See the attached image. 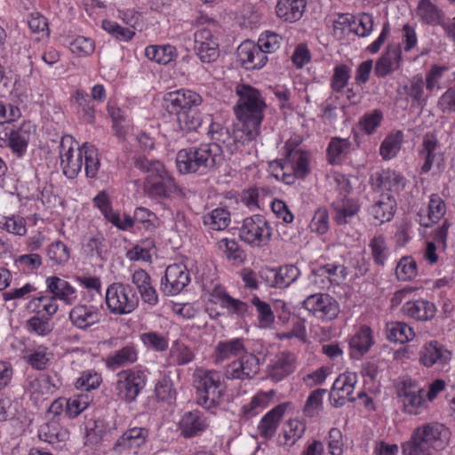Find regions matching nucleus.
I'll use <instances>...</instances> for the list:
<instances>
[{"instance_id": "obj_23", "label": "nucleus", "mask_w": 455, "mask_h": 455, "mask_svg": "<svg viewBox=\"0 0 455 455\" xmlns=\"http://www.w3.org/2000/svg\"><path fill=\"white\" fill-rule=\"evenodd\" d=\"M402 311L408 317L425 322L435 317L436 307L425 299L410 300L403 305Z\"/></svg>"}, {"instance_id": "obj_41", "label": "nucleus", "mask_w": 455, "mask_h": 455, "mask_svg": "<svg viewBox=\"0 0 455 455\" xmlns=\"http://www.w3.org/2000/svg\"><path fill=\"white\" fill-rule=\"evenodd\" d=\"M350 146L347 139L332 138L327 148L329 162L332 164H339L348 154Z\"/></svg>"}, {"instance_id": "obj_5", "label": "nucleus", "mask_w": 455, "mask_h": 455, "mask_svg": "<svg viewBox=\"0 0 455 455\" xmlns=\"http://www.w3.org/2000/svg\"><path fill=\"white\" fill-rule=\"evenodd\" d=\"M220 383V373L216 371H207L200 376L196 381L197 404L208 411L216 408L222 396Z\"/></svg>"}, {"instance_id": "obj_38", "label": "nucleus", "mask_w": 455, "mask_h": 455, "mask_svg": "<svg viewBox=\"0 0 455 455\" xmlns=\"http://www.w3.org/2000/svg\"><path fill=\"white\" fill-rule=\"evenodd\" d=\"M387 338L389 341L404 343L414 337L412 328L402 322H394L387 323Z\"/></svg>"}, {"instance_id": "obj_61", "label": "nucleus", "mask_w": 455, "mask_h": 455, "mask_svg": "<svg viewBox=\"0 0 455 455\" xmlns=\"http://www.w3.org/2000/svg\"><path fill=\"white\" fill-rule=\"evenodd\" d=\"M102 28L120 41L127 42L135 35L134 31L128 28H124L112 20H103Z\"/></svg>"}, {"instance_id": "obj_13", "label": "nucleus", "mask_w": 455, "mask_h": 455, "mask_svg": "<svg viewBox=\"0 0 455 455\" xmlns=\"http://www.w3.org/2000/svg\"><path fill=\"white\" fill-rule=\"evenodd\" d=\"M190 282L189 274L182 265H170L161 280V289L167 296L180 293Z\"/></svg>"}, {"instance_id": "obj_27", "label": "nucleus", "mask_w": 455, "mask_h": 455, "mask_svg": "<svg viewBox=\"0 0 455 455\" xmlns=\"http://www.w3.org/2000/svg\"><path fill=\"white\" fill-rule=\"evenodd\" d=\"M306 6L307 0H278L275 12L284 21L294 22L302 17Z\"/></svg>"}, {"instance_id": "obj_40", "label": "nucleus", "mask_w": 455, "mask_h": 455, "mask_svg": "<svg viewBox=\"0 0 455 455\" xmlns=\"http://www.w3.org/2000/svg\"><path fill=\"white\" fill-rule=\"evenodd\" d=\"M134 166L146 173L145 182L148 181L149 179L153 180V178L163 176L167 172L161 162L141 156L134 158Z\"/></svg>"}, {"instance_id": "obj_9", "label": "nucleus", "mask_w": 455, "mask_h": 455, "mask_svg": "<svg viewBox=\"0 0 455 455\" xmlns=\"http://www.w3.org/2000/svg\"><path fill=\"white\" fill-rule=\"evenodd\" d=\"M116 395L127 403L135 401L146 385V375L140 371H122L117 374Z\"/></svg>"}, {"instance_id": "obj_39", "label": "nucleus", "mask_w": 455, "mask_h": 455, "mask_svg": "<svg viewBox=\"0 0 455 455\" xmlns=\"http://www.w3.org/2000/svg\"><path fill=\"white\" fill-rule=\"evenodd\" d=\"M81 149L83 158H84L85 174L88 178H95L100 166L98 150L89 143H84Z\"/></svg>"}, {"instance_id": "obj_53", "label": "nucleus", "mask_w": 455, "mask_h": 455, "mask_svg": "<svg viewBox=\"0 0 455 455\" xmlns=\"http://www.w3.org/2000/svg\"><path fill=\"white\" fill-rule=\"evenodd\" d=\"M359 205L352 199H345L341 205H336L335 221L339 225L347 223V218H351L357 213Z\"/></svg>"}, {"instance_id": "obj_59", "label": "nucleus", "mask_w": 455, "mask_h": 455, "mask_svg": "<svg viewBox=\"0 0 455 455\" xmlns=\"http://www.w3.org/2000/svg\"><path fill=\"white\" fill-rule=\"evenodd\" d=\"M172 386L170 378L164 377L161 379L155 388L156 397L163 402L172 403L176 398V391Z\"/></svg>"}, {"instance_id": "obj_32", "label": "nucleus", "mask_w": 455, "mask_h": 455, "mask_svg": "<svg viewBox=\"0 0 455 455\" xmlns=\"http://www.w3.org/2000/svg\"><path fill=\"white\" fill-rule=\"evenodd\" d=\"M372 184L379 189L399 192L405 187V179L396 172L383 171L376 173Z\"/></svg>"}, {"instance_id": "obj_2", "label": "nucleus", "mask_w": 455, "mask_h": 455, "mask_svg": "<svg viewBox=\"0 0 455 455\" xmlns=\"http://www.w3.org/2000/svg\"><path fill=\"white\" fill-rule=\"evenodd\" d=\"M239 100L235 107V115L239 122L250 129L251 136L259 135V127L263 120V111L266 104L260 92L249 85L241 84L235 88Z\"/></svg>"}, {"instance_id": "obj_60", "label": "nucleus", "mask_w": 455, "mask_h": 455, "mask_svg": "<svg viewBox=\"0 0 455 455\" xmlns=\"http://www.w3.org/2000/svg\"><path fill=\"white\" fill-rule=\"evenodd\" d=\"M433 451L428 446L422 443L412 433L410 440L403 444V455H433Z\"/></svg>"}, {"instance_id": "obj_31", "label": "nucleus", "mask_w": 455, "mask_h": 455, "mask_svg": "<svg viewBox=\"0 0 455 455\" xmlns=\"http://www.w3.org/2000/svg\"><path fill=\"white\" fill-rule=\"evenodd\" d=\"M244 352L245 348L241 339L220 341L214 349V363H220L232 356H238Z\"/></svg>"}, {"instance_id": "obj_1", "label": "nucleus", "mask_w": 455, "mask_h": 455, "mask_svg": "<svg viewBox=\"0 0 455 455\" xmlns=\"http://www.w3.org/2000/svg\"><path fill=\"white\" fill-rule=\"evenodd\" d=\"M225 161L224 154L216 145L202 143L180 149L176 164L181 174L208 175L214 172Z\"/></svg>"}, {"instance_id": "obj_26", "label": "nucleus", "mask_w": 455, "mask_h": 455, "mask_svg": "<svg viewBox=\"0 0 455 455\" xmlns=\"http://www.w3.org/2000/svg\"><path fill=\"white\" fill-rule=\"evenodd\" d=\"M284 412L285 406L283 404H279L269 411L258 426L259 435L265 439H271L275 435Z\"/></svg>"}, {"instance_id": "obj_28", "label": "nucleus", "mask_w": 455, "mask_h": 455, "mask_svg": "<svg viewBox=\"0 0 455 455\" xmlns=\"http://www.w3.org/2000/svg\"><path fill=\"white\" fill-rule=\"evenodd\" d=\"M26 390L31 396L38 398L39 396L52 394L56 388L52 379L48 375H28L26 379Z\"/></svg>"}, {"instance_id": "obj_3", "label": "nucleus", "mask_w": 455, "mask_h": 455, "mask_svg": "<svg viewBox=\"0 0 455 455\" xmlns=\"http://www.w3.org/2000/svg\"><path fill=\"white\" fill-rule=\"evenodd\" d=\"M249 131L250 129H245L240 122L232 130L220 124L212 123L207 132L213 141L208 144L216 145L222 152L225 148L230 155H234L239 151L241 146L258 137L251 136Z\"/></svg>"}, {"instance_id": "obj_57", "label": "nucleus", "mask_w": 455, "mask_h": 455, "mask_svg": "<svg viewBox=\"0 0 455 455\" xmlns=\"http://www.w3.org/2000/svg\"><path fill=\"white\" fill-rule=\"evenodd\" d=\"M27 328L29 332H34L39 336L48 335L52 331L50 324V319L44 317V315H36L27 321Z\"/></svg>"}, {"instance_id": "obj_22", "label": "nucleus", "mask_w": 455, "mask_h": 455, "mask_svg": "<svg viewBox=\"0 0 455 455\" xmlns=\"http://www.w3.org/2000/svg\"><path fill=\"white\" fill-rule=\"evenodd\" d=\"M178 187L173 178L166 172L163 176L149 179L145 182V190L151 197L168 198L175 193Z\"/></svg>"}, {"instance_id": "obj_21", "label": "nucleus", "mask_w": 455, "mask_h": 455, "mask_svg": "<svg viewBox=\"0 0 455 455\" xmlns=\"http://www.w3.org/2000/svg\"><path fill=\"white\" fill-rule=\"evenodd\" d=\"M402 59L400 45H388L387 51L377 60L374 74L378 77H385L399 68Z\"/></svg>"}, {"instance_id": "obj_51", "label": "nucleus", "mask_w": 455, "mask_h": 455, "mask_svg": "<svg viewBox=\"0 0 455 455\" xmlns=\"http://www.w3.org/2000/svg\"><path fill=\"white\" fill-rule=\"evenodd\" d=\"M384 119L383 113L379 109H374L365 113L359 120V126L366 134L371 135L381 124Z\"/></svg>"}, {"instance_id": "obj_7", "label": "nucleus", "mask_w": 455, "mask_h": 455, "mask_svg": "<svg viewBox=\"0 0 455 455\" xmlns=\"http://www.w3.org/2000/svg\"><path fill=\"white\" fill-rule=\"evenodd\" d=\"M32 134L33 126L30 123H23L17 128L12 124H0V146L9 147L20 156L26 152Z\"/></svg>"}, {"instance_id": "obj_43", "label": "nucleus", "mask_w": 455, "mask_h": 455, "mask_svg": "<svg viewBox=\"0 0 455 455\" xmlns=\"http://www.w3.org/2000/svg\"><path fill=\"white\" fill-rule=\"evenodd\" d=\"M229 222V212L223 208L214 209L203 217V223L212 230H223Z\"/></svg>"}, {"instance_id": "obj_30", "label": "nucleus", "mask_w": 455, "mask_h": 455, "mask_svg": "<svg viewBox=\"0 0 455 455\" xmlns=\"http://www.w3.org/2000/svg\"><path fill=\"white\" fill-rule=\"evenodd\" d=\"M396 207L395 198L389 194H383L371 206V213L380 223L389 221L394 217Z\"/></svg>"}, {"instance_id": "obj_6", "label": "nucleus", "mask_w": 455, "mask_h": 455, "mask_svg": "<svg viewBox=\"0 0 455 455\" xmlns=\"http://www.w3.org/2000/svg\"><path fill=\"white\" fill-rule=\"evenodd\" d=\"M347 268L342 264L328 263L323 265L311 271L307 277L305 291H313V286L316 289H325L331 284L339 285L347 279Z\"/></svg>"}, {"instance_id": "obj_14", "label": "nucleus", "mask_w": 455, "mask_h": 455, "mask_svg": "<svg viewBox=\"0 0 455 455\" xmlns=\"http://www.w3.org/2000/svg\"><path fill=\"white\" fill-rule=\"evenodd\" d=\"M72 140L71 136H66L60 141V165L63 174L68 179H74L81 172L83 167V154L81 147L75 150L72 147L68 146L66 148V144Z\"/></svg>"}, {"instance_id": "obj_55", "label": "nucleus", "mask_w": 455, "mask_h": 455, "mask_svg": "<svg viewBox=\"0 0 455 455\" xmlns=\"http://www.w3.org/2000/svg\"><path fill=\"white\" fill-rule=\"evenodd\" d=\"M300 275L299 269L295 265H284L277 268L278 288L289 287Z\"/></svg>"}, {"instance_id": "obj_11", "label": "nucleus", "mask_w": 455, "mask_h": 455, "mask_svg": "<svg viewBox=\"0 0 455 455\" xmlns=\"http://www.w3.org/2000/svg\"><path fill=\"white\" fill-rule=\"evenodd\" d=\"M164 108L170 113L179 116L181 112H187L201 105L202 97L194 91L176 90L164 96Z\"/></svg>"}, {"instance_id": "obj_17", "label": "nucleus", "mask_w": 455, "mask_h": 455, "mask_svg": "<svg viewBox=\"0 0 455 455\" xmlns=\"http://www.w3.org/2000/svg\"><path fill=\"white\" fill-rule=\"evenodd\" d=\"M237 55L242 66L246 69L261 68L268 60L260 46L251 41L242 43L237 48Z\"/></svg>"}, {"instance_id": "obj_25", "label": "nucleus", "mask_w": 455, "mask_h": 455, "mask_svg": "<svg viewBox=\"0 0 455 455\" xmlns=\"http://www.w3.org/2000/svg\"><path fill=\"white\" fill-rule=\"evenodd\" d=\"M295 355L290 352L281 353L268 367V375L275 381H281L295 370Z\"/></svg>"}, {"instance_id": "obj_44", "label": "nucleus", "mask_w": 455, "mask_h": 455, "mask_svg": "<svg viewBox=\"0 0 455 455\" xmlns=\"http://www.w3.org/2000/svg\"><path fill=\"white\" fill-rule=\"evenodd\" d=\"M179 128L184 132H196L202 126L201 114L194 108L187 112H181L177 117Z\"/></svg>"}, {"instance_id": "obj_46", "label": "nucleus", "mask_w": 455, "mask_h": 455, "mask_svg": "<svg viewBox=\"0 0 455 455\" xmlns=\"http://www.w3.org/2000/svg\"><path fill=\"white\" fill-rule=\"evenodd\" d=\"M47 257L52 265L61 266L68 261L70 251L63 242L58 240L49 245Z\"/></svg>"}, {"instance_id": "obj_20", "label": "nucleus", "mask_w": 455, "mask_h": 455, "mask_svg": "<svg viewBox=\"0 0 455 455\" xmlns=\"http://www.w3.org/2000/svg\"><path fill=\"white\" fill-rule=\"evenodd\" d=\"M47 291L55 299H60L67 305H72L76 299V290L66 280L58 276L46 278Z\"/></svg>"}, {"instance_id": "obj_8", "label": "nucleus", "mask_w": 455, "mask_h": 455, "mask_svg": "<svg viewBox=\"0 0 455 455\" xmlns=\"http://www.w3.org/2000/svg\"><path fill=\"white\" fill-rule=\"evenodd\" d=\"M315 290L308 292L309 295L302 302L303 307L317 318L329 321L335 319L339 313L338 301L327 293L315 292Z\"/></svg>"}, {"instance_id": "obj_29", "label": "nucleus", "mask_w": 455, "mask_h": 455, "mask_svg": "<svg viewBox=\"0 0 455 455\" xmlns=\"http://www.w3.org/2000/svg\"><path fill=\"white\" fill-rule=\"evenodd\" d=\"M148 431L143 427H132L125 431L115 443V449L123 448L132 451L145 443Z\"/></svg>"}, {"instance_id": "obj_64", "label": "nucleus", "mask_w": 455, "mask_h": 455, "mask_svg": "<svg viewBox=\"0 0 455 455\" xmlns=\"http://www.w3.org/2000/svg\"><path fill=\"white\" fill-rule=\"evenodd\" d=\"M282 41L283 38L278 34L267 31L260 35L257 44L267 54L276 52L280 48Z\"/></svg>"}, {"instance_id": "obj_4", "label": "nucleus", "mask_w": 455, "mask_h": 455, "mask_svg": "<svg viewBox=\"0 0 455 455\" xmlns=\"http://www.w3.org/2000/svg\"><path fill=\"white\" fill-rule=\"evenodd\" d=\"M106 304L112 314L128 315L139 305V297L133 288L122 283L110 284L106 291Z\"/></svg>"}, {"instance_id": "obj_35", "label": "nucleus", "mask_w": 455, "mask_h": 455, "mask_svg": "<svg viewBox=\"0 0 455 455\" xmlns=\"http://www.w3.org/2000/svg\"><path fill=\"white\" fill-rule=\"evenodd\" d=\"M418 15L421 20L431 26L441 25L443 20V12L430 0H420L418 5Z\"/></svg>"}, {"instance_id": "obj_54", "label": "nucleus", "mask_w": 455, "mask_h": 455, "mask_svg": "<svg viewBox=\"0 0 455 455\" xmlns=\"http://www.w3.org/2000/svg\"><path fill=\"white\" fill-rule=\"evenodd\" d=\"M30 305L36 307H42V310H38L36 315H44V317L51 319L53 315L58 311V305L56 299L52 296H41L38 298H33L30 300Z\"/></svg>"}, {"instance_id": "obj_56", "label": "nucleus", "mask_w": 455, "mask_h": 455, "mask_svg": "<svg viewBox=\"0 0 455 455\" xmlns=\"http://www.w3.org/2000/svg\"><path fill=\"white\" fill-rule=\"evenodd\" d=\"M38 435L42 441L55 443L62 442L65 434L60 431L59 425L56 422H48L41 426Z\"/></svg>"}, {"instance_id": "obj_16", "label": "nucleus", "mask_w": 455, "mask_h": 455, "mask_svg": "<svg viewBox=\"0 0 455 455\" xmlns=\"http://www.w3.org/2000/svg\"><path fill=\"white\" fill-rule=\"evenodd\" d=\"M194 37L195 51L203 62L211 63L219 58V44L213 39L209 29L204 28L196 31Z\"/></svg>"}, {"instance_id": "obj_34", "label": "nucleus", "mask_w": 455, "mask_h": 455, "mask_svg": "<svg viewBox=\"0 0 455 455\" xmlns=\"http://www.w3.org/2000/svg\"><path fill=\"white\" fill-rule=\"evenodd\" d=\"M136 348L132 345H128L110 355L107 359V366L114 371L120 367L132 364L136 362Z\"/></svg>"}, {"instance_id": "obj_10", "label": "nucleus", "mask_w": 455, "mask_h": 455, "mask_svg": "<svg viewBox=\"0 0 455 455\" xmlns=\"http://www.w3.org/2000/svg\"><path fill=\"white\" fill-rule=\"evenodd\" d=\"M271 235V228L261 215H254L243 220L240 237L249 244L262 246L268 243Z\"/></svg>"}, {"instance_id": "obj_62", "label": "nucleus", "mask_w": 455, "mask_h": 455, "mask_svg": "<svg viewBox=\"0 0 455 455\" xmlns=\"http://www.w3.org/2000/svg\"><path fill=\"white\" fill-rule=\"evenodd\" d=\"M309 228L317 235H323L329 230V214L325 208H319L315 211Z\"/></svg>"}, {"instance_id": "obj_19", "label": "nucleus", "mask_w": 455, "mask_h": 455, "mask_svg": "<svg viewBox=\"0 0 455 455\" xmlns=\"http://www.w3.org/2000/svg\"><path fill=\"white\" fill-rule=\"evenodd\" d=\"M102 314L93 306L79 305L73 307L69 318L74 325L80 329H87L101 320Z\"/></svg>"}, {"instance_id": "obj_47", "label": "nucleus", "mask_w": 455, "mask_h": 455, "mask_svg": "<svg viewBox=\"0 0 455 455\" xmlns=\"http://www.w3.org/2000/svg\"><path fill=\"white\" fill-rule=\"evenodd\" d=\"M403 132H397L395 134L388 135L381 143L379 153L384 159L395 157L401 148L403 141Z\"/></svg>"}, {"instance_id": "obj_15", "label": "nucleus", "mask_w": 455, "mask_h": 455, "mask_svg": "<svg viewBox=\"0 0 455 455\" xmlns=\"http://www.w3.org/2000/svg\"><path fill=\"white\" fill-rule=\"evenodd\" d=\"M424 389L417 387L412 381H404L403 387L398 390L404 410L410 414H419L427 409V402L424 399Z\"/></svg>"}, {"instance_id": "obj_37", "label": "nucleus", "mask_w": 455, "mask_h": 455, "mask_svg": "<svg viewBox=\"0 0 455 455\" xmlns=\"http://www.w3.org/2000/svg\"><path fill=\"white\" fill-rule=\"evenodd\" d=\"M146 57L158 64L166 65L176 56L175 47L166 45H149L145 49Z\"/></svg>"}, {"instance_id": "obj_24", "label": "nucleus", "mask_w": 455, "mask_h": 455, "mask_svg": "<svg viewBox=\"0 0 455 455\" xmlns=\"http://www.w3.org/2000/svg\"><path fill=\"white\" fill-rule=\"evenodd\" d=\"M208 424L199 411H188L180 421V428L184 437L190 438L201 434Z\"/></svg>"}, {"instance_id": "obj_33", "label": "nucleus", "mask_w": 455, "mask_h": 455, "mask_svg": "<svg viewBox=\"0 0 455 455\" xmlns=\"http://www.w3.org/2000/svg\"><path fill=\"white\" fill-rule=\"evenodd\" d=\"M212 297L215 299V303H220L221 307L226 308L232 314H235L237 316H243L248 309V305L245 302L234 299L223 289H215Z\"/></svg>"}, {"instance_id": "obj_63", "label": "nucleus", "mask_w": 455, "mask_h": 455, "mask_svg": "<svg viewBox=\"0 0 455 455\" xmlns=\"http://www.w3.org/2000/svg\"><path fill=\"white\" fill-rule=\"evenodd\" d=\"M325 392V389L318 388L309 395L303 409L306 416L313 418L317 415L318 411L322 407L323 395Z\"/></svg>"}, {"instance_id": "obj_12", "label": "nucleus", "mask_w": 455, "mask_h": 455, "mask_svg": "<svg viewBox=\"0 0 455 455\" xmlns=\"http://www.w3.org/2000/svg\"><path fill=\"white\" fill-rule=\"evenodd\" d=\"M413 434L432 451L443 450L451 435L449 429L437 422L424 424L417 427Z\"/></svg>"}, {"instance_id": "obj_49", "label": "nucleus", "mask_w": 455, "mask_h": 455, "mask_svg": "<svg viewBox=\"0 0 455 455\" xmlns=\"http://www.w3.org/2000/svg\"><path fill=\"white\" fill-rule=\"evenodd\" d=\"M424 85L425 82L423 76L421 75H416L410 79L408 84L403 86V90L418 105H422L425 103Z\"/></svg>"}, {"instance_id": "obj_58", "label": "nucleus", "mask_w": 455, "mask_h": 455, "mask_svg": "<svg viewBox=\"0 0 455 455\" xmlns=\"http://www.w3.org/2000/svg\"><path fill=\"white\" fill-rule=\"evenodd\" d=\"M291 169L295 175L300 179L304 178L308 172V158L306 153L301 150H296L290 154Z\"/></svg>"}, {"instance_id": "obj_42", "label": "nucleus", "mask_w": 455, "mask_h": 455, "mask_svg": "<svg viewBox=\"0 0 455 455\" xmlns=\"http://www.w3.org/2000/svg\"><path fill=\"white\" fill-rule=\"evenodd\" d=\"M357 383V376L355 372H347L339 375L334 381L331 391V397L335 395L343 394L353 395V391Z\"/></svg>"}, {"instance_id": "obj_48", "label": "nucleus", "mask_w": 455, "mask_h": 455, "mask_svg": "<svg viewBox=\"0 0 455 455\" xmlns=\"http://www.w3.org/2000/svg\"><path fill=\"white\" fill-rule=\"evenodd\" d=\"M350 347L360 355L366 353L372 345V336L370 327L363 326L353 336L350 340Z\"/></svg>"}, {"instance_id": "obj_18", "label": "nucleus", "mask_w": 455, "mask_h": 455, "mask_svg": "<svg viewBox=\"0 0 455 455\" xmlns=\"http://www.w3.org/2000/svg\"><path fill=\"white\" fill-rule=\"evenodd\" d=\"M451 359V352L435 340L426 343L419 351V362L426 367L444 364Z\"/></svg>"}, {"instance_id": "obj_36", "label": "nucleus", "mask_w": 455, "mask_h": 455, "mask_svg": "<svg viewBox=\"0 0 455 455\" xmlns=\"http://www.w3.org/2000/svg\"><path fill=\"white\" fill-rule=\"evenodd\" d=\"M306 431V424L297 419L288 420L283 427V441L279 438L280 445L292 446L299 440Z\"/></svg>"}, {"instance_id": "obj_52", "label": "nucleus", "mask_w": 455, "mask_h": 455, "mask_svg": "<svg viewBox=\"0 0 455 455\" xmlns=\"http://www.w3.org/2000/svg\"><path fill=\"white\" fill-rule=\"evenodd\" d=\"M251 303L255 306L258 313V320L260 327H268L275 320V315L271 306L262 301L259 297L254 296Z\"/></svg>"}, {"instance_id": "obj_45", "label": "nucleus", "mask_w": 455, "mask_h": 455, "mask_svg": "<svg viewBox=\"0 0 455 455\" xmlns=\"http://www.w3.org/2000/svg\"><path fill=\"white\" fill-rule=\"evenodd\" d=\"M370 248L374 263L384 267L389 254L385 237L382 235H375L370 242Z\"/></svg>"}, {"instance_id": "obj_50", "label": "nucleus", "mask_w": 455, "mask_h": 455, "mask_svg": "<svg viewBox=\"0 0 455 455\" xmlns=\"http://www.w3.org/2000/svg\"><path fill=\"white\" fill-rule=\"evenodd\" d=\"M417 263L411 257H403L397 263L395 275L400 281H411L417 275Z\"/></svg>"}]
</instances>
